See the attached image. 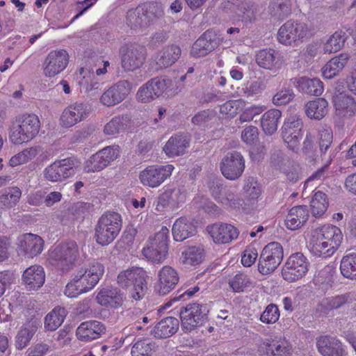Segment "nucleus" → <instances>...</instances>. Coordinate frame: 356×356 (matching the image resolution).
Returning a JSON list of instances; mask_svg holds the SVG:
<instances>
[{
    "instance_id": "obj_1",
    "label": "nucleus",
    "mask_w": 356,
    "mask_h": 356,
    "mask_svg": "<svg viewBox=\"0 0 356 356\" xmlns=\"http://www.w3.org/2000/svg\"><path fill=\"white\" fill-rule=\"evenodd\" d=\"M104 273V265L93 260L79 266L72 274V280L65 286V294L69 298L88 292L98 284Z\"/></svg>"
},
{
    "instance_id": "obj_2",
    "label": "nucleus",
    "mask_w": 356,
    "mask_h": 356,
    "mask_svg": "<svg viewBox=\"0 0 356 356\" xmlns=\"http://www.w3.org/2000/svg\"><path fill=\"white\" fill-rule=\"evenodd\" d=\"M343 238L342 232L338 227L330 224L319 226L312 232L309 250L314 256L330 257L339 249Z\"/></svg>"
},
{
    "instance_id": "obj_3",
    "label": "nucleus",
    "mask_w": 356,
    "mask_h": 356,
    "mask_svg": "<svg viewBox=\"0 0 356 356\" xmlns=\"http://www.w3.org/2000/svg\"><path fill=\"white\" fill-rule=\"evenodd\" d=\"M122 227V216L115 211L104 212L95 226L94 238L97 244L106 246L118 237Z\"/></svg>"
},
{
    "instance_id": "obj_4",
    "label": "nucleus",
    "mask_w": 356,
    "mask_h": 356,
    "mask_svg": "<svg viewBox=\"0 0 356 356\" xmlns=\"http://www.w3.org/2000/svg\"><path fill=\"white\" fill-rule=\"evenodd\" d=\"M79 246L74 241L60 243L49 252V262L60 270H70L79 258Z\"/></svg>"
},
{
    "instance_id": "obj_5",
    "label": "nucleus",
    "mask_w": 356,
    "mask_h": 356,
    "mask_svg": "<svg viewBox=\"0 0 356 356\" xmlns=\"http://www.w3.org/2000/svg\"><path fill=\"white\" fill-rule=\"evenodd\" d=\"M147 278V272L143 268L133 267L119 273L118 283L123 288H131V298L139 300L146 293Z\"/></svg>"
},
{
    "instance_id": "obj_6",
    "label": "nucleus",
    "mask_w": 356,
    "mask_h": 356,
    "mask_svg": "<svg viewBox=\"0 0 356 356\" xmlns=\"http://www.w3.org/2000/svg\"><path fill=\"white\" fill-rule=\"evenodd\" d=\"M40 122L35 114H24L13 124L10 131V139L14 144L27 143L39 133Z\"/></svg>"
},
{
    "instance_id": "obj_7",
    "label": "nucleus",
    "mask_w": 356,
    "mask_h": 356,
    "mask_svg": "<svg viewBox=\"0 0 356 356\" xmlns=\"http://www.w3.org/2000/svg\"><path fill=\"white\" fill-rule=\"evenodd\" d=\"M169 230L162 227L160 231L149 239L147 245L143 248V254L153 262L161 264L165 261L168 252Z\"/></svg>"
},
{
    "instance_id": "obj_8",
    "label": "nucleus",
    "mask_w": 356,
    "mask_h": 356,
    "mask_svg": "<svg viewBox=\"0 0 356 356\" xmlns=\"http://www.w3.org/2000/svg\"><path fill=\"white\" fill-rule=\"evenodd\" d=\"M316 30L314 24H283L278 30L277 40L282 44L291 45L312 37Z\"/></svg>"
},
{
    "instance_id": "obj_9",
    "label": "nucleus",
    "mask_w": 356,
    "mask_h": 356,
    "mask_svg": "<svg viewBox=\"0 0 356 356\" xmlns=\"http://www.w3.org/2000/svg\"><path fill=\"white\" fill-rule=\"evenodd\" d=\"M79 167L77 160L67 158L58 160L47 166L44 171V178L51 182H62L73 176Z\"/></svg>"
},
{
    "instance_id": "obj_10",
    "label": "nucleus",
    "mask_w": 356,
    "mask_h": 356,
    "mask_svg": "<svg viewBox=\"0 0 356 356\" xmlns=\"http://www.w3.org/2000/svg\"><path fill=\"white\" fill-rule=\"evenodd\" d=\"M284 257L282 246L272 242L263 249L259 259L258 270L262 275L272 273L281 264Z\"/></svg>"
},
{
    "instance_id": "obj_11",
    "label": "nucleus",
    "mask_w": 356,
    "mask_h": 356,
    "mask_svg": "<svg viewBox=\"0 0 356 356\" xmlns=\"http://www.w3.org/2000/svg\"><path fill=\"white\" fill-rule=\"evenodd\" d=\"M70 54L65 49L50 51L42 63L43 74L46 77L53 78L63 72L68 66Z\"/></svg>"
},
{
    "instance_id": "obj_12",
    "label": "nucleus",
    "mask_w": 356,
    "mask_h": 356,
    "mask_svg": "<svg viewBox=\"0 0 356 356\" xmlns=\"http://www.w3.org/2000/svg\"><path fill=\"white\" fill-rule=\"evenodd\" d=\"M174 168L170 164L148 165L140 172L139 180L144 186L156 188L170 177Z\"/></svg>"
},
{
    "instance_id": "obj_13",
    "label": "nucleus",
    "mask_w": 356,
    "mask_h": 356,
    "mask_svg": "<svg viewBox=\"0 0 356 356\" xmlns=\"http://www.w3.org/2000/svg\"><path fill=\"white\" fill-rule=\"evenodd\" d=\"M307 259L300 252L291 254L282 268V276L289 282H293L304 277L308 271Z\"/></svg>"
},
{
    "instance_id": "obj_14",
    "label": "nucleus",
    "mask_w": 356,
    "mask_h": 356,
    "mask_svg": "<svg viewBox=\"0 0 356 356\" xmlns=\"http://www.w3.org/2000/svg\"><path fill=\"white\" fill-rule=\"evenodd\" d=\"M120 155L118 145L108 146L92 155L86 161L84 170L87 172H99L115 161Z\"/></svg>"
},
{
    "instance_id": "obj_15",
    "label": "nucleus",
    "mask_w": 356,
    "mask_h": 356,
    "mask_svg": "<svg viewBox=\"0 0 356 356\" xmlns=\"http://www.w3.org/2000/svg\"><path fill=\"white\" fill-rule=\"evenodd\" d=\"M131 89V84L127 80L118 81L104 91L99 97V102L105 106H114L124 101Z\"/></svg>"
},
{
    "instance_id": "obj_16",
    "label": "nucleus",
    "mask_w": 356,
    "mask_h": 356,
    "mask_svg": "<svg viewBox=\"0 0 356 356\" xmlns=\"http://www.w3.org/2000/svg\"><path fill=\"white\" fill-rule=\"evenodd\" d=\"M122 67L125 71L140 68L145 61V49L137 44H125L120 49Z\"/></svg>"
},
{
    "instance_id": "obj_17",
    "label": "nucleus",
    "mask_w": 356,
    "mask_h": 356,
    "mask_svg": "<svg viewBox=\"0 0 356 356\" xmlns=\"http://www.w3.org/2000/svg\"><path fill=\"white\" fill-rule=\"evenodd\" d=\"M207 306L203 304H188L180 312L181 325L187 331L202 324L204 317L208 313Z\"/></svg>"
},
{
    "instance_id": "obj_18",
    "label": "nucleus",
    "mask_w": 356,
    "mask_h": 356,
    "mask_svg": "<svg viewBox=\"0 0 356 356\" xmlns=\"http://www.w3.org/2000/svg\"><path fill=\"white\" fill-rule=\"evenodd\" d=\"M302 127V121L296 117L288 118L282 127V138L288 147L293 152L300 149Z\"/></svg>"
},
{
    "instance_id": "obj_19",
    "label": "nucleus",
    "mask_w": 356,
    "mask_h": 356,
    "mask_svg": "<svg viewBox=\"0 0 356 356\" xmlns=\"http://www.w3.org/2000/svg\"><path fill=\"white\" fill-rule=\"evenodd\" d=\"M169 81L161 77L150 79L138 90L137 100L141 103H148L156 99L165 91Z\"/></svg>"
},
{
    "instance_id": "obj_20",
    "label": "nucleus",
    "mask_w": 356,
    "mask_h": 356,
    "mask_svg": "<svg viewBox=\"0 0 356 356\" xmlns=\"http://www.w3.org/2000/svg\"><path fill=\"white\" fill-rule=\"evenodd\" d=\"M245 169V159L241 153L232 152L222 159L220 170L227 179L236 180L243 174Z\"/></svg>"
},
{
    "instance_id": "obj_21",
    "label": "nucleus",
    "mask_w": 356,
    "mask_h": 356,
    "mask_svg": "<svg viewBox=\"0 0 356 356\" xmlns=\"http://www.w3.org/2000/svg\"><path fill=\"white\" fill-rule=\"evenodd\" d=\"M157 278L154 291L161 296L168 294L175 288L179 281L177 270L168 265L163 266L158 271Z\"/></svg>"
},
{
    "instance_id": "obj_22",
    "label": "nucleus",
    "mask_w": 356,
    "mask_h": 356,
    "mask_svg": "<svg viewBox=\"0 0 356 356\" xmlns=\"http://www.w3.org/2000/svg\"><path fill=\"white\" fill-rule=\"evenodd\" d=\"M89 114L88 106L76 102L70 104L62 112L60 124L64 128H70L86 119Z\"/></svg>"
},
{
    "instance_id": "obj_23",
    "label": "nucleus",
    "mask_w": 356,
    "mask_h": 356,
    "mask_svg": "<svg viewBox=\"0 0 356 356\" xmlns=\"http://www.w3.org/2000/svg\"><path fill=\"white\" fill-rule=\"evenodd\" d=\"M207 232L216 243L226 244L238 238L236 227L228 223H214L207 227Z\"/></svg>"
},
{
    "instance_id": "obj_24",
    "label": "nucleus",
    "mask_w": 356,
    "mask_h": 356,
    "mask_svg": "<svg viewBox=\"0 0 356 356\" xmlns=\"http://www.w3.org/2000/svg\"><path fill=\"white\" fill-rule=\"evenodd\" d=\"M44 241L38 235L26 233L18 238V250L29 258L39 255L44 249Z\"/></svg>"
},
{
    "instance_id": "obj_25",
    "label": "nucleus",
    "mask_w": 356,
    "mask_h": 356,
    "mask_svg": "<svg viewBox=\"0 0 356 356\" xmlns=\"http://www.w3.org/2000/svg\"><path fill=\"white\" fill-rule=\"evenodd\" d=\"M218 44L216 34L213 31H207L193 43L190 54L193 58L204 57L216 49Z\"/></svg>"
},
{
    "instance_id": "obj_26",
    "label": "nucleus",
    "mask_w": 356,
    "mask_h": 356,
    "mask_svg": "<svg viewBox=\"0 0 356 356\" xmlns=\"http://www.w3.org/2000/svg\"><path fill=\"white\" fill-rule=\"evenodd\" d=\"M316 347L322 356H346L344 346L337 337L321 336L317 339Z\"/></svg>"
},
{
    "instance_id": "obj_27",
    "label": "nucleus",
    "mask_w": 356,
    "mask_h": 356,
    "mask_svg": "<svg viewBox=\"0 0 356 356\" xmlns=\"http://www.w3.org/2000/svg\"><path fill=\"white\" fill-rule=\"evenodd\" d=\"M106 331L103 323L97 321L83 322L76 329V337L82 341L97 339Z\"/></svg>"
},
{
    "instance_id": "obj_28",
    "label": "nucleus",
    "mask_w": 356,
    "mask_h": 356,
    "mask_svg": "<svg viewBox=\"0 0 356 356\" xmlns=\"http://www.w3.org/2000/svg\"><path fill=\"white\" fill-rule=\"evenodd\" d=\"M281 54L273 49H261L256 55L257 65L270 71L278 70L283 63Z\"/></svg>"
},
{
    "instance_id": "obj_29",
    "label": "nucleus",
    "mask_w": 356,
    "mask_h": 356,
    "mask_svg": "<svg viewBox=\"0 0 356 356\" xmlns=\"http://www.w3.org/2000/svg\"><path fill=\"white\" fill-rule=\"evenodd\" d=\"M181 54L179 46L171 44L163 47L154 58L157 69L166 68L178 60Z\"/></svg>"
},
{
    "instance_id": "obj_30",
    "label": "nucleus",
    "mask_w": 356,
    "mask_h": 356,
    "mask_svg": "<svg viewBox=\"0 0 356 356\" xmlns=\"http://www.w3.org/2000/svg\"><path fill=\"white\" fill-rule=\"evenodd\" d=\"M45 273L44 268L39 265H33L23 273L22 282L30 290H37L44 283Z\"/></svg>"
},
{
    "instance_id": "obj_31",
    "label": "nucleus",
    "mask_w": 356,
    "mask_h": 356,
    "mask_svg": "<svg viewBox=\"0 0 356 356\" xmlns=\"http://www.w3.org/2000/svg\"><path fill=\"white\" fill-rule=\"evenodd\" d=\"M337 114L344 118H351L356 114V102L346 93H339L333 97Z\"/></svg>"
},
{
    "instance_id": "obj_32",
    "label": "nucleus",
    "mask_w": 356,
    "mask_h": 356,
    "mask_svg": "<svg viewBox=\"0 0 356 356\" xmlns=\"http://www.w3.org/2000/svg\"><path fill=\"white\" fill-rule=\"evenodd\" d=\"M308 218L309 211L306 206L293 207L286 217L285 225L290 230H297L306 223Z\"/></svg>"
},
{
    "instance_id": "obj_33",
    "label": "nucleus",
    "mask_w": 356,
    "mask_h": 356,
    "mask_svg": "<svg viewBox=\"0 0 356 356\" xmlns=\"http://www.w3.org/2000/svg\"><path fill=\"white\" fill-rule=\"evenodd\" d=\"M97 302L102 306L117 308L123 302V296L117 288L102 289L96 296Z\"/></svg>"
},
{
    "instance_id": "obj_34",
    "label": "nucleus",
    "mask_w": 356,
    "mask_h": 356,
    "mask_svg": "<svg viewBox=\"0 0 356 356\" xmlns=\"http://www.w3.org/2000/svg\"><path fill=\"white\" fill-rule=\"evenodd\" d=\"M294 86L300 92L314 96H320L323 92V83L318 79L301 76L294 79Z\"/></svg>"
},
{
    "instance_id": "obj_35",
    "label": "nucleus",
    "mask_w": 356,
    "mask_h": 356,
    "mask_svg": "<svg viewBox=\"0 0 356 356\" xmlns=\"http://www.w3.org/2000/svg\"><path fill=\"white\" fill-rule=\"evenodd\" d=\"M172 232L175 241H183L195 235L196 229L190 220L185 217H181L175 222Z\"/></svg>"
},
{
    "instance_id": "obj_36",
    "label": "nucleus",
    "mask_w": 356,
    "mask_h": 356,
    "mask_svg": "<svg viewBox=\"0 0 356 356\" xmlns=\"http://www.w3.org/2000/svg\"><path fill=\"white\" fill-rule=\"evenodd\" d=\"M350 57L343 53L330 59L322 68L323 76L325 79H332L337 76L346 65Z\"/></svg>"
},
{
    "instance_id": "obj_37",
    "label": "nucleus",
    "mask_w": 356,
    "mask_h": 356,
    "mask_svg": "<svg viewBox=\"0 0 356 356\" xmlns=\"http://www.w3.org/2000/svg\"><path fill=\"white\" fill-rule=\"evenodd\" d=\"M179 321L176 318L169 316L162 319L152 330V334L156 338H168L177 332Z\"/></svg>"
},
{
    "instance_id": "obj_38",
    "label": "nucleus",
    "mask_w": 356,
    "mask_h": 356,
    "mask_svg": "<svg viewBox=\"0 0 356 356\" xmlns=\"http://www.w3.org/2000/svg\"><path fill=\"white\" fill-rule=\"evenodd\" d=\"M189 145L186 136L175 135L171 136L163 147L165 153L170 157L183 154Z\"/></svg>"
},
{
    "instance_id": "obj_39",
    "label": "nucleus",
    "mask_w": 356,
    "mask_h": 356,
    "mask_svg": "<svg viewBox=\"0 0 356 356\" xmlns=\"http://www.w3.org/2000/svg\"><path fill=\"white\" fill-rule=\"evenodd\" d=\"M268 13L273 20H284L291 13V5L290 1H272L268 6Z\"/></svg>"
},
{
    "instance_id": "obj_40",
    "label": "nucleus",
    "mask_w": 356,
    "mask_h": 356,
    "mask_svg": "<svg viewBox=\"0 0 356 356\" xmlns=\"http://www.w3.org/2000/svg\"><path fill=\"white\" fill-rule=\"evenodd\" d=\"M281 116V111L277 109H270L263 114L261 126L266 134L273 135L277 131Z\"/></svg>"
},
{
    "instance_id": "obj_41",
    "label": "nucleus",
    "mask_w": 356,
    "mask_h": 356,
    "mask_svg": "<svg viewBox=\"0 0 356 356\" xmlns=\"http://www.w3.org/2000/svg\"><path fill=\"white\" fill-rule=\"evenodd\" d=\"M327 106L328 103L324 98H318L305 105V113L310 119L321 120L327 114Z\"/></svg>"
},
{
    "instance_id": "obj_42",
    "label": "nucleus",
    "mask_w": 356,
    "mask_h": 356,
    "mask_svg": "<svg viewBox=\"0 0 356 356\" xmlns=\"http://www.w3.org/2000/svg\"><path fill=\"white\" fill-rule=\"evenodd\" d=\"M39 323L37 320H31L25 323L17 336L19 348H25L38 330Z\"/></svg>"
},
{
    "instance_id": "obj_43",
    "label": "nucleus",
    "mask_w": 356,
    "mask_h": 356,
    "mask_svg": "<svg viewBox=\"0 0 356 356\" xmlns=\"http://www.w3.org/2000/svg\"><path fill=\"white\" fill-rule=\"evenodd\" d=\"M22 196V191L17 186L4 189L0 193V209H9L15 207Z\"/></svg>"
},
{
    "instance_id": "obj_44",
    "label": "nucleus",
    "mask_w": 356,
    "mask_h": 356,
    "mask_svg": "<svg viewBox=\"0 0 356 356\" xmlns=\"http://www.w3.org/2000/svg\"><path fill=\"white\" fill-rule=\"evenodd\" d=\"M341 275L350 280L356 279V252H346L342 257L339 267Z\"/></svg>"
},
{
    "instance_id": "obj_45",
    "label": "nucleus",
    "mask_w": 356,
    "mask_h": 356,
    "mask_svg": "<svg viewBox=\"0 0 356 356\" xmlns=\"http://www.w3.org/2000/svg\"><path fill=\"white\" fill-rule=\"evenodd\" d=\"M351 298L350 293H343L323 298L321 302V307L324 310L339 309L350 303Z\"/></svg>"
},
{
    "instance_id": "obj_46",
    "label": "nucleus",
    "mask_w": 356,
    "mask_h": 356,
    "mask_svg": "<svg viewBox=\"0 0 356 356\" xmlns=\"http://www.w3.org/2000/svg\"><path fill=\"white\" fill-rule=\"evenodd\" d=\"M67 315L65 308L60 307H55L44 318V327L49 331L56 330L63 323Z\"/></svg>"
},
{
    "instance_id": "obj_47",
    "label": "nucleus",
    "mask_w": 356,
    "mask_h": 356,
    "mask_svg": "<svg viewBox=\"0 0 356 356\" xmlns=\"http://www.w3.org/2000/svg\"><path fill=\"white\" fill-rule=\"evenodd\" d=\"M130 121L127 115H119L113 118L104 128V132L108 136L118 134L127 129Z\"/></svg>"
},
{
    "instance_id": "obj_48",
    "label": "nucleus",
    "mask_w": 356,
    "mask_h": 356,
    "mask_svg": "<svg viewBox=\"0 0 356 356\" xmlns=\"http://www.w3.org/2000/svg\"><path fill=\"white\" fill-rule=\"evenodd\" d=\"M328 205L326 194L318 191L314 193L311 200V212L314 216L321 217L326 211Z\"/></svg>"
},
{
    "instance_id": "obj_49",
    "label": "nucleus",
    "mask_w": 356,
    "mask_h": 356,
    "mask_svg": "<svg viewBox=\"0 0 356 356\" xmlns=\"http://www.w3.org/2000/svg\"><path fill=\"white\" fill-rule=\"evenodd\" d=\"M228 285L234 293L243 292L245 289L252 286L251 279L243 273H238L230 277L227 281Z\"/></svg>"
},
{
    "instance_id": "obj_50",
    "label": "nucleus",
    "mask_w": 356,
    "mask_h": 356,
    "mask_svg": "<svg viewBox=\"0 0 356 356\" xmlns=\"http://www.w3.org/2000/svg\"><path fill=\"white\" fill-rule=\"evenodd\" d=\"M143 13L145 15V21L153 22L163 19L164 13L161 3L149 2L143 4Z\"/></svg>"
},
{
    "instance_id": "obj_51",
    "label": "nucleus",
    "mask_w": 356,
    "mask_h": 356,
    "mask_svg": "<svg viewBox=\"0 0 356 356\" xmlns=\"http://www.w3.org/2000/svg\"><path fill=\"white\" fill-rule=\"evenodd\" d=\"M162 195L168 206L172 208L177 207L179 204L184 203L186 199V191L179 188L167 189L162 193Z\"/></svg>"
},
{
    "instance_id": "obj_52",
    "label": "nucleus",
    "mask_w": 356,
    "mask_h": 356,
    "mask_svg": "<svg viewBox=\"0 0 356 356\" xmlns=\"http://www.w3.org/2000/svg\"><path fill=\"white\" fill-rule=\"evenodd\" d=\"M39 147H31L26 148L11 157L9 164L12 167H15L28 163L34 159L39 153Z\"/></svg>"
},
{
    "instance_id": "obj_53",
    "label": "nucleus",
    "mask_w": 356,
    "mask_h": 356,
    "mask_svg": "<svg viewBox=\"0 0 356 356\" xmlns=\"http://www.w3.org/2000/svg\"><path fill=\"white\" fill-rule=\"evenodd\" d=\"M267 353L270 356H291L292 348L289 343L284 340H273L267 349Z\"/></svg>"
},
{
    "instance_id": "obj_54",
    "label": "nucleus",
    "mask_w": 356,
    "mask_h": 356,
    "mask_svg": "<svg viewBox=\"0 0 356 356\" xmlns=\"http://www.w3.org/2000/svg\"><path fill=\"white\" fill-rule=\"evenodd\" d=\"M346 41L345 33L337 31L325 42L323 47L325 54H332L339 51Z\"/></svg>"
},
{
    "instance_id": "obj_55",
    "label": "nucleus",
    "mask_w": 356,
    "mask_h": 356,
    "mask_svg": "<svg viewBox=\"0 0 356 356\" xmlns=\"http://www.w3.org/2000/svg\"><path fill=\"white\" fill-rule=\"evenodd\" d=\"M155 349V343L149 339L138 340L131 348L132 356H151Z\"/></svg>"
},
{
    "instance_id": "obj_56",
    "label": "nucleus",
    "mask_w": 356,
    "mask_h": 356,
    "mask_svg": "<svg viewBox=\"0 0 356 356\" xmlns=\"http://www.w3.org/2000/svg\"><path fill=\"white\" fill-rule=\"evenodd\" d=\"M203 257V249L200 247H189L182 252L183 263L186 265H198L202 261Z\"/></svg>"
},
{
    "instance_id": "obj_57",
    "label": "nucleus",
    "mask_w": 356,
    "mask_h": 356,
    "mask_svg": "<svg viewBox=\"0 0 356 356\" xmlns=\"http://www.w3.org/2000/svg\"><path fill=\"white\" fill-rule=\"evenodd\" d=\"M280 170L286 176V179L292 183L296 182L302 177V172L299 165L290 161H284Z\"/></svg>"
},
{
    "instance_id": "obj_58",
    "label": "nucleus",
    "mask_w": 356,
    "mask_h": 356,
    "mask_svg": "<svg viewBox=\"0 0 356 356\" xmlns=\"http://www.w3.org/2000/svg\"><path fill=\"white\" fill-rule=\"evenodd\" d=\"M334 269L329 266H325L318 272L315 278L316 284L322 287L323 289L330 288L334 282Z\"/></svg>"
},
{
    "instance_id": "obj_59",
    "label": "nucleus",
    "mask_w": 356,
    "mask_h": 356,
    "mask_svg": "<svg viewBox=\"0 0 356 356\" xmlns=\"http://www.w3.org/2000/svg\"><path fill=\"white\" fill-rule=\"evenodd\" d=\"M266 88L264 81L261 79L248 81L241 88V92L246 97H251L261 94Z\"/></svg>"
},
{
    "instance_id": "obj_60",
    "label": "nucleus",
    "mask_w": 356,
    "mask_h": 356,
    "mask_svg": "<svg viewBox=\"0 0 356 356\" xmlns=\"http://www.w3.org/2000/svg\"><path fill=\"white\" fill-rule=\"evenodd\" d=\"M242 99L229 100L220 106V112L227 118H234L244 106Z\"/></svg>"
},
{
    "instance_id": "obj_61",
    "label": "nucleus",
    "mask_w": 356,
    "mask_h": 356,
    "mask_svg": "<svg viewBox=\"0 0 356 356\" xmlns=\"http://www.w3.org/2000/svg\"><path fill=\"white\" fill-rule=\"evenodd\" d=\"M280 310L275 304L268 305L261 313L260 321L266 324H273L280 318Z\"/></svg>"
},
{
    "instance_id": "obj_62",
    "label": "nucleus",
    "mask_w": 356,
    "mask_h": 356,
    "mask_svg": "<svg viewBox=\"0 0 356 356\" xmlns=\"http://www.w3.org/2000/svg\"><path fill=\"white\" fill-rule=\"evenodd\" d=\"M243 190L246 197L251 200H257L261 194V186L253 177L245 180Z\"/></svg>"
},
{
    "instance_id": "obj_63",
    "label": "nucleus",
    "mask_w": 356,
    "mask_h": 356,
    "mask_svg": "<svg viewBox=\"0 0 356 356\" xmlns=\"http://www.w3.org/2000/svg\"><path fill=\"white\" fill-rule=\"evenodd\" d=\"M318 143L321 153H325L332 143V131L330 127H323L319 130Z\"/></svg>"
},
{
    "instance_id": "obj_64",
    "label": "nucleus",
    "mask_w": 356,
    "mask_h": 356,
    "mask_svg": "<svg viewBox=\"0 0 356 356\" xmlns=\"http://www.w3.org/2000/svg\"><path fill=\"white\" fill-rule=\"evenodd\" d=\"M95 78L93 68L88 66L87 63L79 68L76 73V81L81 88L85 86L88 82Z\"/></svg>"
}]
</instances>
